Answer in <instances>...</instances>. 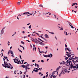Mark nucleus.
<instances>
[{
	"label": "nucleus",
	"mask_w": 78,
	"mask_h": 78,
	"mask_svg": "<svg viewBox=\"0 0 78 78\" xmlns=\"http://www.w3.org/2000/svg\"><path fill=\"white\" fill-rule=\"evenodd\" d=\"M29 66H30V65L29 64H27V65L26 66L24 65H22L21 66V67H23V68L25 69L26 71H27V69L28 70H30V68H29Z\"/></svg>",
	"instance_id": "f257e3e1"
},
{
	"label": "nucleus",
	"mask_w": 78,
	"mask_h": 78,
	"mask_svg": "<svg viewBox=\"0 0 78 78\" xmlns=\"http://www.w3.org/2000/svg\"><path fill=\"white\" fill-rule=\"evenodd\" d=\"M4 66H5L7 68H9V69L11 68V67H10V66L8 65L9 64V63H8L7 62H5V63H4Z\"/></svg>",
	"instance_id": "f03ea898"
},
{
	"label": "nucleus",
	"mask_w": 78,
	"mask_h": 78,
	"mask_svg": "<svg viewBox=\"0 0 78 78\" xmlns=\"http://www.w3.org/2000/svg\"><path fill=\"white\" fill-rule=\"evenodd\" d=\"M13 60L14 61V62H15V63H16L17 64H19V61L18 59L15 58Z\"/></svg>",
	"instance_id": "7ed1b4c3"
},
{
	"label": "nucleus",
	"mask_w": 78,
	"mask_h": 78,
	"mask_svg": "<svg viewBox=\"0 0 78 78\" xmlns=\"http://www.w3.org/2000/svg\"><path fill=\"white\" fill-rule=\"evenodd\" d=\"M71 60H68L66 61V62L67 64H69V65L70 64V63H71Z\"/></svg>",
	"instance_id": "20e7f679"
},
{
	"label": "nucleus",
	"mask_w": 78,
	"mask_h": 78,
	"mask_svg": "<svg viewBox=\"0 0 78 78\" xmlns=\"http://www.w3.org/2000/svg\"><path fill=\"white\" fill-rule=\"evenodd\" d=\"M28 14H30V12H25L23 14V15H28Z\"/></svg>",
	"instance_id": "39448f33"
},
{
	"label": "nucleus",
	"mask_w": 78,
	"mask_h": 78,
	"mask_svg": "<svg viewBox=\"0 0 78 78\" xmlns=\"http://www.w3.org/2000/svg\"><path fill=\"white\" fill-rule=\"evenodd\" d=\"M32 41H33V42H35L36 43L37 42V39H34V38H32Z\"/></svg>",
	"instance_id": "423d86ee"
},
{
	"label": "nucleus",
	"mask_w": 78,
	"mask_h": 78,
	"mask_svg": "<svg viewBox=\"0 0 78 78\" xmlns=\"http://www.w3.org/2000/svg\"><path fill=\"white\" fill-rule=\"evenodd\" d=\"M66 53H67V54H68L69 53L71 55H74V53L73 52L71 53H69L68 52L66 51Z\"/></svg>",
	"instance_id": "0eeeda50"
},
{
	"label": "nucleus",
	"mask_w": 78,
	"mask_h": 78,
	"mask_svg": "<svg viewBox=\"0 0 78 78\" xmlns=\"http://www.w3.org/2000/svg\"><path fill=\"white\" fill-rule=\"evenodd\" d=\"M69 66L70 67V68L71 69H72V68H73V65L72 64V63L71 62V64L69 65Z\"/></svg>",
	"instance_id": "6e6552de"
},
{
	"label": "nucleus",
	"mask_w": 78,
	"mask_h": 78,
	"mask_svg": "<svg viewBox=\"0 0 78 78\" xmlns=\"http://www.w3.org/2000/svg\"><path fill=\"white\" fill-rule=\"evenodd\" d=\"M65 73H66V69H65ZM64 72H65V69H63V70H62V72H61V73H64Z\"/></svg>",
	"instance_id": "1a4fd4ad"
},
{
	"label": "nucleus",
	"mask_w": 78,
	"mask_h": 78,
	"mask_svg": "<svg viewBox=\"0 0 78 78\" xmlns=\"http://www.w3.org/2000/svg\"><path fill=\"white\" fill-rule=\"evenodd\" d=\"M72 62H73L74 64L75 65H75H76V64H75V62L76 63V61H75V60H72Z\"/></svg>",
	"instance_id": "9d476101"
},
{
	"label": "nucleus",
	"mask_w": 78,
	"mask_h": 78,
	"mask_svg": "<svg viewBox=\"0 0 78 78\" xmlns=\"http://www.w3.org/2000/svg\"><path fill=\"white\" fill-rule=\"evenodd\" d=\"M33 46L34 47L33 48V50L34 51V50L36 51V47H35V45L34 44H33Z\"/></svg>",
	"instance_id": "9b49d317"
},
{
	"label": "nucleus",
	"mask_w": 78,
	"mask_h": 78,
	"mask_svg": "<svg viewBox=\"0 0 78 78\" xmlns=\"http://www.w3.org/2000/svg\"><path fill=\"white\" fill-rule=\"evenodd\" d=\"M45 37L46 38H48V35L47 34H45L44 35Z\"/></svg>",
	"instance_id": "f8f14e48"
},
{
	"label": "nucleus",
	"mask_w": 78,
	"mask_h": 78,
	"mask_svg": "<svg viewBox=\"0 0 78 78\" xmlns=\"http://www.w3.org/2000/svg\"><path fill=\"white\" fill-rule=\"evenodd\" d=\"M9 65H10V67H11L10 69H12L13 68V67H12V65H11V64H10V63H9Z\"/></svg>",
	"instance_id": "ddd939ff"
},
{
	"label": "nucleus",
	"mask_w": 78,
	"mask_h": 78,
	"mask_svg": "<svg viewBox=\"0 0 78 78\" xmlns=\"http://www.w3.org/2000/svg\"><path fill=\"white\" fill-rule=\"evenodd\" d=\"M38 49L39 50V53H41V55H42V52L41 51H40V49L39 48H38Z\"/></svg>",
	"instance_id": "4468645a"
},
{
	"label": "nucleus",
	"mask_w": 78,
	"mask_h": 78,
	"mask_svg": "<svg viewBox=\"0 0 78 78\" xmlns=\"http://www.w3.org/2000/svg\"><path fill=\"white\" fill-rule=\"evenodd\" d=\"M60 68H61V66H59L56 69L57 70H59V69H60Z\"/></svg>",
	"instance_id": "2eb2a0df"
},
{
	"label": "nucleus",
	"mask_w": 78,
	"mask_h": 78,
	"mask_svg": "<svg viewBox=\"0 0 78 78\" xmlns=\"http://www.w3.org/2000/svg\"><path fill=\"white\" fill-rule=\"evenodd\" d=\"M10 53H11V55L13 54V52L12 51H9Z\"/></svg>",
	"instance_id": "dca6fc26"
},
{
	"label": "nucleus",
	"mask_w": 78,
	"mask_h": 78,
	"mask_svg": "<svg viewBox=\"0 0 78 78\" xmlns=\"http://www.w3.org/2000/svg\"><path fill=\"white\" fill-rule=\"evenodd\" d=\"M40 43H38V44H40V45H44V43L41 42H40Z\"/></svg>",
	"instance_id": "f3484780"
},
{
	"label": "nucleus",
	"mask_w": 78,
	"mask_h": 78,
	"mask_svg": "<svg viewBox=\"0 0 78 78\" xmlns=\"http://www.w3.org/2000/svg\"><path fill=\"white\" fill-rule=\"evenodd\" d=\"M1 34H3V33H4V31H3V30H2L1 31Z\"/></svg>",
	"instance_id": "a211bd4d"
},
{
	"label": "nucleus",
	"mask_w": 78,
	"mask_h": 78,
	"mask_svg": "<svg viewBox=\"0 0 78 78\" xmlns=\"http://www.w3.org/2000/svg\"><path fill=\"white\" fill-rule=\"evenodd\" d=\"M38 40H39V41H41V42H44V41H43L42 40H41V39L39 38H38Z\"/></svg>",
	"instance_id": "6ab92c4d"
},
{
	"label": "nucleus",
	"mask_w": 78,
	"mask_h": 78,
	"mask_svg": "<svg viewBox=\"0 0 78 78\" xmlns=\"http://www.w3.org/2000/svg\"><path fill=\"white\" fill-rule=\"evenodd\" d=\"M48 57H49V58H51V55H50L49 54L48 55H47V58Z\"/></svg>",
	"instance_id": "aec40b11"
},
{
	"label": "nucleus",
	"mask_w": 78,
	"mask_h": 78,
	"mask_svg": "<svg viewBox=\"0 0 78 78\" xmlns=\"http://www.w3.org/2000/svg\"><path fill=\"white\" fill-rule=\"evenodd\" d=\"M66 50H68V51H69V50H70V49H69V48H66V49H65L66 51H67L66 50Z\"/></svg>",
	"instance_id": "412c9836"
},
{
	"label": "nucleus",
	"mask_w": 78,
	"mask_h": 78,
	"mask_svg": "<svg viewBox=\"0 0 78 78\" xmlns=\"http://www.w3.org/2000/svg\"><path fill=\"white\" fill-rule=\"evenodd\" d=\"M67 56L69 58H70V57H71V55H70L69 54H68Z\"/></svg>",
	"instance_id": "4be33fe9"
},
{
	"label": "nucleus",
	"mask_w": 78,
	"mask_h": 78,
	"mask_svg": "<svg viewBox=\"0 0 78 78\" xmlns=\"http://www.w3.org/2000/svg\"><path fill=\"white\" fill-rule=\"evenodd\" d=\"M17 4L18 5H20V2H18Z\"/></svg>",
	"instance_id": "5701e85b"
},
{
	"label": "nucleus",
	"mask_w": 78,
	"mask_h": 78,
	"mask_svg": "<svg viewBox=\"0 0 78 78\" xmlns=\"http://www.w3.org/2000/svg\"><path fill=\"white\" fill-rule=\"evenodd\" d=\"M43 56L44 57H45V58H47V55H43Z\"/></svg>",
	"instance_id": "b1692460"
},
{
	"label": "nucleus",
	"mask_w": 78,
	"mask_h": 78,
	"mask_svg": "<svg viewBox=\"0 0 78 78\" xmlns=\"http://www.w3.org/2000/svg\"><path fill=\"white\" fill-rule=\"evenodd\" d=\"M51 34H55V33L53 32H49Z\"/></svg>",
	"instance_id": "393cba45"
},
{
	"label": "nucleus",
	"mask_w": 78,
	"mask_h": 78,
	"mask_svg": "<svg viewBox=\"0 0 78 78\" xmlns=\"http://www.w3.org/2000/svg\"><path fill=\"white\" fill-rule=\"evenodd\" d=\"M2 66H3V67H5V68H6V66H4V64H2Z\"/></svg>",
	"instance_id": "a878e982"
},
{
	"label": "nucleus",
	"mask_w": 78,
	"mask_h": 78,
	"mask_svg": "<svg viewBox=\"0 0 78 78\" xmlns=\"http://www.w3.org/2000/svg\"><path fill=\"white\" fill-rule=\"evenodd\" d=\"M69 59V57H66L65 58V59H66V60H67V59Z\"/></svg>",
	"instance_id": "bb28decb"
},
{
	"label": "nucleus",
	"mask_w": 78,
	"mask_h": 78,
	"mask_svg": "<svg viewBox=\"0 0 78 78\" xmlns=\"http://www.w3.org/2000/svg\"><path fill=\"white\" fill-rule=\"evenodd\" d=\"M76 66H73V69H76Z\"/></svg>",
	"instance_id": "cd10ccee"
},
{
	"label": "nucleus",
	"mask_w": 78,
	"mask_h": 78,
	"mask_svg": "<svg viewBox=\"0 0 78 78\" xmlns=\"http://www.w3.org/2000/svg\"><path fill=\"white\" fill-rule=\"evenodd\" d=\"M21 44H25V43L23 42V41H21Z\"/></svg>",
	"instance_id": "c85d7f7f"
},
{
	"label": "nucleus",
	"mask_w": 78,
	"mask_h": 78,
	"mask_svg": "<svg viewBox=\"0 0 78 78\" xmlns=\"http://www.w3.org/2000/svg\"><path fill=\"white\" fill-rule=\"evenodd\" d=\"M55 72H56V71H54L52 73V74L53 75H54L55 73Z\"/></svg>",
	"instance_id": "c756f323"
},
{
	"label": "nucleus",
	"mask_w": 78,
	"mask_h": 78,
	"mask_svg": "<svg viewBox=\"0 0 78 78\" xmlns=\"http://www.w3.org/2000/svg\"><path fill=\"white\" fill-rule=\"evenodd\" d=\"M76 69H78V64L76 65Z\"/></svg>",
	"instance_id": "7c9ffc66"
},
{
	"label": "nucleus",
	"mask_w": 78,
	"mask_h": 78,
	"mask_svg": "<svg viewBox=\"0 0 78 78\" xmlns=\"http://www.w3.org/2000/svg\"><path fill=\"white\" fill-rule=\"evenodd\" d=\"M39 6H40V7H42V8H43V5H42L41 4L39 5Z\"/></svg>",
	"instance_id": "2f4dec72"
},
{
	"label": "nucleus",
	"mask_w": 78,
	"mask_h": 78,
	"mask_svg": "<svg viewBox=\"0 0 78 78\" xmlns=\"http://www.w3.org/2000/svg\"><path fill=\"white\" fill-rule=\"evenodd\" d=\"M72 57H70V58H69V60H72Z\"/></svg>",
	"instance_id": "473e14b6"
},
{
	"label": "nucleus",
	"mask_w": 78,
	"mask_h": 78,
	"mask_svg": "<svg viewBox=\"0 0 78 78\" xmlns=\"http://www.w3.org/2000/svg\"><path fill=\"white\" fill-rule=\"evenodd\" d=\"M56 77V75L55 76V75H54L53 76V78H55Z\"/></svg>",
	"instance_id": "72a5a7b5"
},
{
	"label": "nucleus",
	"mask_w": 78,
	"mask_h": 78,
	"mask_svg": "<svg viewBox=\"0 0 78 78\" xmlns=\"http://www.w3.org/2000/svg\"><path fill=\"white\" fill-rule=\"evenodd\" d=\"M61 74H62V73H60L59 74V76H61Z\"/></svg>",
	"instance_id": "f704fd0d"
},
{
	"label": "nucleus",
	"mask_w": 78,
	"mask_h": 78,
	"mask_svg": "<svg viewBox=\"0 0 78 78\" xmlns=\"http://www.w3.org/2000/svg\"><path fill=\"white\" fill-rule=\"evenodd\" d=\"M62 64H65V63H66V62H65L64 61L62 62Z\"/></svg>",
	"instance_id": "c9c22d12"
},
{
	"label": "nucleus",
	"mask_w": 78,
	"mask_h": 78,
	"mask_svg": "<svg viewBox=\"0 0 78 78\" xmlns=\"http://www.w3.org/2000/svg\"><path fill=\"white\" fill-rule=\"evenodd\" d=\"M4 58H5V59H7V58H8V57H5V56H4Z\"/></svg>",
	"instance_id": "e433bc0d"
},
{
	"label": "nucleus",
	"mask_w": 78,
	"mask_h": 78,
	"mask_svg": "<svg viewBox=\"0 0 78 78\" xmlns=\"http://www.w3.org/2000/svg\"><path fill=\"white\" fill-rule=\"evenodd\" d=\"M11 56H12V58L14 57V55L13 54H12V55H11Z\"/></svg>",
	"instance_id": "4c0bfd02"
},
{
	"label": "nucleus",
	"mask_w": 78,
	"mask_h": 78,
	"mask_svg": "<svg viewBox=\"0 0 78 78\" xmlns=\"http://www.w3.org/2000/svg\"><path fill=\"white\" fill-rule=\"evenodd\" d=\"M53 75L52 74L51 75V76L50 77L51 78H53Z\"/></svg>",
	"instance_id": "58836bf2"
},
{
	"label": "nucleus",
	"mask_w": 78,
	"mask_h": 78,
	"mask_svg": "<svg viewBox=\"0 0 78 78\" xmlns=\"http://www.w3.org/2000/svg\"><path fill=\"white\" fill-rule=\"evenodd\" d=\"M40 37H41V38H42V39H45L44 38H43V37H42V36H41Z\"/></svg>",
	"instance_id": "ea45409f"
},
{
	"label": "nucleus",
	"mask_w": 78,
	"mask_h": 78,
	"mask_svg": "<svg viewBox=\"0 0 78 78\" xmlns=\"http://www.w3.org/2000/svg\"><path fill=\"white\" fill-rule=\"evenodd\" d=\"M48 74H47L46 75V78H47L48 77Z\"/></svg>",
	"instance_id": "a19ab883"
},
{
	"label": "nucleus",
	"mask_w": 78,
	"mask_h": 78,
	"mask_svg": "<svg viewBox=\"0 0 78 78\" xmlns=\"http://www.w3.org/2000/svg\"><path fill=\"white\" fill-rule=\"evenodd\" d=\"M31 25H30L29 27V28H30V29H31Z\"/></svg>",
	"instance_id": "79ce46f5"
},
{
	"label": "nucleus",
	"mask_w": 78,
	"mask_h": 78,
	"mask_svg": "<svg viewBox=\"0 0 78 78\" xmlns=\"http://www.w3.org/2000/svg\"><path fill=\"white\" fill-rule=\"evenodd\" d=\"M37 66L38 67V68H39V65H37Z\"/></svg>",
	"instance_id": "37998d69"
},
{
	"label": "nucleus",
	"mask_w": 78,
	"mask_h": 78,
	"mask_svg": "<svg viewBox=\"0 0 78 78\" xmlns=\"http://www.w3.org/2000/svg\"><path fill=\"white\" fill-rule=\"evenodd\" d=\"M3 60H4V63H5V58H3Z\"/></svg>",
	"instance_id": "c03bdc74"
},
{
	"label": "nucleus",
	"mask_w": 78,
	"mask_h": 78,
	"mask_svg": "<svg viewBox=\"0 0 78 78\" xmlns=\"http://www.w3.org/2000/svg\"><path fill=\"white\" fill-rule=\"evenodd\" d=\"M16 34V32H15V34H13L12 36V37L13 36H14V35H15V34Z\"/></svg>",
	"instance_id": "a18cd8bd"
},
{
	"label": "nucleus",
	"mask_w": 78,
	"mask_h": 78,
	"mask_svg": "<svg viewBox=\"0 0 78 78\" xmlns=\"http://www.w3.org/2000/svg\"><path fill=\"white\" fill-rule=\"evenodd\" d=\"M50 55H51V57H53V55L52 54H50Z\"/></svg>",
	"instance_id": "49530a36"
},
{
	"label": "nucleus",
	"mask_w": 78,
	"mask_h": 78,
	"mask_svg": "<svg viewBox=\"0 0 78 78\" xmlns=\"http://www.w3.org/2000/svg\"><path fill=\"white\" fill-rule=\"evenodd\" d=\"M53 15H54V16L55 18V19H56V15H55V14H54Z\"/></svg>",
	"instance_id": "de8ad7c7"
},
{
	"label": "nucleus",
	"mask_w": 78,
	"mask_h": 78,
	"mask_svg": "<svg viewBox=\"0 0 78 78\" xmlns=\"http://www.w3.org/2000/svg\"><path fill=\"white\" fill-rule=\"evenodd\" d=\"M38 72V70L37 69L35 70V72Z\"/></svg>",
	"instance_id": "09e8293b"
},
{
	"label": "nucleus",
	"mask_w": 78,
	"mask_h": 78,
	"mask_svg": "<svg viewBox=\"0 0 78 78\" xmlns=\"http://www.w3.org/2000/svg\"><path fill=\"white\" fill-rule=\"evenodd\" d=\"M1 54L2 55L1 57H2V56H3V53L2 52L1 53Z\"/></svg>",
	"instance_id": "8fccbe9b"
},
{
	"label": "nucleus",
	"mask_w": 78,
	"mask_h": 78,
	"mask_svg": "<svg viewBox=\"0 0 78 78\" xmlns=\"http://www.w3.org/2000/svg\"><path fill=\"white\" fill-rule=\"evenodd\" d=\"M6 27H4L2 29V30H4L5 28H6Z\"/></svg>",
	"instance_id": "3c124183"
},
{
	"label": "nucleus",
	"mask_w": 78,
	"mask_h": 78,
	"mask_svg": "<svg viewBox=\"0 0 78 78\" xmlns=\"http://www.w3.org/2000/svg\"><path fill=\"white\" fill-rule=\"evenodd\" d=\"M41 62H44V61L43 60H41Z\"/></svg>",
	"instance_id": "603ef678"
},
{
	"label": "nucleus",
	"mask_w": 78,
	"mask_h": 78,
	"mask_svg": "<svg viewBox=\"0 0 78 78\" xmlns=\"http://www.w3.org/2000/svg\"><path fill=\"white\" fill-rule=\"evenodd\" d=\"M66 36H67L68 35V34H67V32H66Z\"/></svg>",
	"instance_id": "864d4df0"
},
{
	"label": "nucleus",
	"mask_w": 78,
	"mask_h": 78,
	"mask_svg": "<svg viewBox=\"0 0 78 78\" xmlns=\"http://www.w3.org/2000/svg\"><path fill=\"white\" fill-rule=\"evenodd\" d=\"M22 33H23V34H24V33H25V31H22Z\"/></svg>",
	"instance_id": "5fc2aeb1"
},
{
	"label": "nucleus",
	"mask_w": 78,
	"mask_h": 78,
	"mask_svg": "<svg viewBox=\"0 0 78 78\" xmlns=\"http://www.w3.org/2000/svg\"><path fill=\"white\" fill-rule=\"evenodd\" d=\"M73 28L74 29V30H76V29L75 27H73Z\"/></svg>",
	"instance_id": "6e6d98bb"
},
{
	"label": "nucleus",
	"mask_w": 78,
	"mask_h": 78,
	"mask_svg": "<svg viewBox=\"0 0 78 78\" xmlns=\"http://www.w3.org/2000/svg\"><path fill=\"white\" fill-rule=\"evenodd\" d=\"M39 75H40V74H42V73L39 72Z\"/></svg>",
	"instance_id": "4d7b16f0"
},
{
	"label": "nucleus",
	"mask_w": 78,
	"mask_h": 78,
	"mask_svg": "<svg viewBox=\"0 0 78 78\" xmlns=\"http://www.w3.org/2000/svg\"><path fill=\"white\" fill-rule=\"evenodd\" d=\"M27 41L28 42H30V41H29L28 40H27Z\"/></svg>",
	"instance_id": "13d9d810"
},
{
	"label": "nucleus",
	"mask_w": 78,
	"mask_h": 78,
	"mask_svg": "<svg viewBox=\"0 0 78 78\" xmlns=\"http://www.w3.org/2000/svg\"><path fill=\"white\" fill-rule=\"evenodd\" d=\"M49 12H47L46 14H45V15H46V14H49Z\"/></svg>",
	"instance_id": "bf43d9fd"
},
{
	"label": "nucleus",
	"mask_w": 78,
	"mask_h": 78,
	"mask_svg": "<svg viewBox=\"0 0 78 78\" xmlns=\"http://www.w3.org/2000/svg\"><path fill=\"white\" fill-rule=\"evenodd\" d=\"M22 16V15L19 14V15H18V16Z\"/></svg>",
	"instance_id": "052dcab7"
},
{
	"label": "nucleus",
	"mask_w": 78,
	"mask_h": 78,
	"mask_svg": "<svg viewBox=\"0 0 78 78\" xmlns=\"http://www.w3.org/2000/svg\"><path fill=\"white\" fill-rule=\"evenodd\" d=\"M23 76H24V77H23V78H25V76L24 75H23Z\"/></svg>",
	"instance_id": "680f3d73"
},
{
	"label": "nucleus",
	"mask_w": 78,
	"mask_h": 78,
	"mask_svg": "<svg viewBox=\"0 0 78 78\" xmlns=\"http://www.w3.org/2000/svg\"><path fill=\"white\" fill-rule=\"evenodd\" d=\"M65 46L66 47H67V44H65Z\"/></svg>",
	"instance_id": "e2e57ef3"
},
{
	"label": "nucleus",
	"mask_w": 78,
	"mask_h": 78,
	"mask_svg": "<svg viewBox=\"0 0 78 78\" xmlns=\"http://www.w3.org/2000/svg\"><path fill=\"white\" fill-rule=\"evenodd\" d=\"M35 34H37V35H39V34L37 33H35Z\"/></svg>",
	"instance_id": "0e129e2a"
},
{
	"label": "nucleus",
	"mask_w": 78,
	"mask_h": 78,
	"mask_svg": "<svg viewBox=\"0 0 78 78\" xmlns=\"http://www.w3.org/2000/svg\"><path fill=\"white\" fill-rule=\"evenodd\" d=\"M45 48H46V49H47V48H48V47L46 46L45 47Z\"/></svg>",
	"instance_id": "69168bd1"
},
{
	"label": "nucleus",
	"mask_w": 78,
	"mask_h": 78,
	"mask_svg": "<svg viewBox=\"0 0 78 78\" xmlns=\"http://www.w3.org/2000/svg\"><path fill=\"white\" fill-rule=\"evenodd\" d=\"M42 78H45V76H43Z\"/></svg>",
	"instance_id": "338daca9"
},
{
	"label": "nucleus",
	"mask_w": 78,
	"mask_h": 78,
	"mask_svg": "<svg viewBox=\"0 0 78 78\" xmlns=\"http://www.w3.org/2000/svg\"><path fill=\"white\" fill-rule=\"evenodd\" d=\"M5 78H9V76H6V77H5Z\"/></svg>",
	"instance_id": "774afa93"
}]
</instances>
